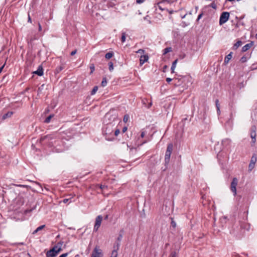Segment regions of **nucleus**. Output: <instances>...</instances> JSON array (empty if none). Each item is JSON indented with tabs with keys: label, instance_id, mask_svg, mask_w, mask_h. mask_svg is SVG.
I'll return each instance as SVG.
<instances>
[{
	"label": "nucleus",
	"instance_id": "nucleus-1",
	"mask_svg": "<svg viewBox=\"0 0 257 257\" xmlns=\"http://www.w3.org/2000/svg\"><path fill=\"white\" fill-rule=\"evenodd\" d=\"M173 149V146L172 144H169L168 145L167 150L165 153V163L166 166L169 163L170 156Z\"/></svg>",
	"mask_w": 257,
	"mask_h": 257
},
{
	"label": "nucleus",
	"instance_id": "nucleus-2",
	"mask_svg": "<svg viewBox=\"0 0 257 257\" xmlns=\"http://www.w3.org/2000/svg\"><path fill=\"white\" fill-rule=\"evenodd\" d=\"M229 13L227 12H223L220 17L219 19V24L222 25L225 23L229 19Z\"/></svg>",
	"mask_w": 257,
	"mask_h": 257
},
{
	"label": "nucleus",
	"instance_id": "nucleus-3",
	"mask_svg": "<svg viewBox=\"0 0 257 257\" xmlns=\"http://www.w3.org/2000/svg\"><path fill=\"white\" fill-rule=\"evenodd\" d=\"M102 250L100 248L99 246H96L92 251L91 257H102Z\"/></svg>",
	"mask_w": 257,
	"mask_h": 257
},
{
	"label": "nucleus",
	"instance_id": "nucleus-4",
	"mask_svg": "<svg viewBox=\"0 0 257 257\" xmlns=\"http://www.w3.org/2000/svg\"><path fill=\"white\" fill-rule=\"evenodd\" d=\"M102 220V216L101 215H98L95 219V222L93 230L97 231L100 227L101 222Z\"/></svg>",
	"mask_w": 257,
	"mask_h": 257
},
{
	"label": "nucleus",
	"instance_id": "nucleus-5",
	"mask_svg": "<svg viewBox=\"0 0 257 257\" xmlns=\"http://www.w3.org/2000/svg\"><path fill=\"white\" fill-rule=\"evenodd\" d=\"M238 183V180L236 178H234L232 180V181L231 183L230 189L231 191L233 193L234 196L236 194V186Z\"/></svg>",
	"mask_w": 257,
	"mask_h": 257
},
{
	"label": "nucleus",
	"instance_id": "nucleus-6",
	"mask_svg": "<svg viewBox=\"0 0 257 257\" xmlns=\"http://www.w3.org/2000/svg\"><path fill=\"white\" fill-rule=\"evenodd\" d=\"M113 132V125L111 124H108L106 127L104 129L103 132L106 135H112Z\"/></svg>",
	"mask_w": 257,
	"mask_h": 257
},
{
	"label": "nucleus",
	"instance_id": "nucleus-7",
	"mask_svg": "<svg viewBox=\"0 0 257 257\" xmlns=\"http://www.w3.org/2000/svg\"><path fill=\"white\" fill-rule=\"evenodd\" d=\"M256 160L257 159L255 155H253L251 157L250 163L248 166V169L249 171H251L252 169L254 168L255 164L256 162Z\"/></svg>",
	"mask_w": 257,
	"mask_h": 257
},
{
	"label": "nucleus",
	"instance_id": "nucleus-8",
	"mask_svg": "<svg viewBox=\"0 0 257 257\" xmlns=\"http://www.w3.org/2000/svg\"><path fill=\"white\" fill-rule=\"evenodd\" d=\"M119 243H117L116 245L114 246V249L112 250L111 252V255L110 257H117V250L119 248Z\"/></svg>",
	"mask_w": 257,
	"mask_h": 257
},
{
	"label": "nucleus",
	"instance_id": "nucleus-9",
	"mask_svg": "<svg viewBox=\"0 0 257 257\" xmlns=\"http://www.w3.org/2000/svg\"><path fill=\"white\" fill-rule=\"evenodd\" d=\"M57 254V252L52 248L46 252V257H55Z\"/></svg>",
	"mask_w": 257,
	"mask_h": 257
},
{
	"label": "nucleus",
	"instance_id": "nucleus-10",
	"mask_svg": "<svg viewBox=\"0 0 257 257\" xmlns=\"http://www.w3.org/2000/svg\"><path fill=\"white\" fill-rule=\"evenodd\" d=\"M255 137H256L255 127H252V131L250 132V137L252 139L251 142L253 144H254L255 142Z\"/></svg>",
	"mask_w": 257,
	"mask_h": 257
},
{
	"label": "nucleus",
	"instance_id": "nucleus-11",
	"mask_svg": "<svg viewBox=\"0 0 257 257\" xmlns=\"http://www.w3.org/2000/svg\"><path fill=\"white\" fill-rule=\"evenodd\" d=\"M62 243L59 242L57 245H55L52 249L57 252V253H59L62 250L61 248Z\"/></svg>",
	"mask_w": 257,
	"mask_h": 257
},
{
	"label": "nucleus",
	"instance_id": "nucleus-12",
	"mask_svg": "<svg viewBox=\"0 0 257 257\" xmlns=\"http://www.w3.org/2000/svg\"><path fill=\"white\" fill-rule=\"evenodd\" d=\"M231 144V140L229 139H224L221 142L222 145L224 147L229 146Z\"/></svg>",
	"mask_w": 257,
	"mask_h": 257
},
{
	"label": "nucleus",
	"instance_id": "nucleus-13",
	"mask_svg": "<svg viewBox=\"0 0 257 257\" xmlns=\"http://www.w3.org/2000/svg\"><path fill=\"white\" fill-rule=\"evenodd\" d=\"M149 57L147 55H142L140 59V64L143 65L148 60Z\"/></svg>",
	"mask_w": 257,
	"mask_h": 257
},
{
	"label": "nucleus",
	"instance_id": "nucleus-14",
	"mask_svg": "<svg viewBox=\"0 0 257 257\" xmlns=\"http://www.w3.org/2000/svg\"><path fill=\"white\" fill-rule=\"evenodd\" d=\"M34 74H37L38 76H42L43 75V69L41 66H39L37 71L34 72Z\"/></svg>",
	"mask_w": 257,
	"mask_h": 257
},
{
	"label": "nucleus",
	"instance_id": "nucleus-15",
	"mask_svg": "<svg viewBox=\"0 0 257 257\" xmlns=\"http://www.w3.org/2000/svg\"><path fill=\"white\" fill-rule=\"evenodd\" d=\"M65 67V64L63 62L61 63V65L59 66H58L56 69H55V73H59Z\"/></svg>",
	"mask_w": 257,
	"mask_h": 257
},
{
	"label": "nucleus",
	"instance_id": "nucleus-16",
	"mask_svg": "<svg viewBox=\"0 0 257 257\" xmlns=\"http://www.w3.org/2000/svg\"><path fill=\"white\" fill-rule=\"evenodd\" d=\"M231 58H232V53H230L225 57L224 63L226 64L228 63L229 61L231 59Z\"/></svg>",
	"mask_w": 257,
	"mask_h": 257
},
{
	"label": "nucleus",
	"instance_id": "nucleus-17",
	"mask_svg": "<svg viewBox=\"0 0 257 257\" xmlns=\"http://www.w3.org/2000/svg\"><path fill=\"white\" fill-rule=\"evenodd\" d=\"M252 44L251 43L247 44L245 45H244L242 48V51L245 52L247 50H248L251 46Z\"/></svg>",
	"mask_w": 257,
	"mask_h": 257
},
{
	"label": "nucleus",
	"instance_id": "nucleus-18",
	"mask_svg": "<svg viewBox=\"0 0 257 257\" xmlns=\"http://www.w3.org/2000/svg\"><path fill=\"white\" fill-rule=\"evenodd\" d=\"M45 225H42L39 226L38 228H37V229L36 230H35L33 231V234H35L37 233L38 231L42 230L45 227Z\"/></svg>",
	"mask_w": 257,
	"mask_h": 257
},
{
	"label": "nucleus",
	"instance_id": "nucleus-19",
	"mask_svg": "<svg viewBox=\"0 0 257 257\" xmlns=\"http://www.w3.org/2000/svg\"><path fill=\"white\" fill-rule=\"evenodd\" d=\"M215 103H216V107L217 108V113H218V114H219L220 113V104L219 103V100L217 99L215 101Z\"/></svg>",
	"mask_w": 257,
	"mask_h": 257
},
{
	"label": "nucleus",
	"instance_id": "nucleus-20",
	"mask_svg": "<svg viewBox=\"0 0 257 257\" xmlns=\"http://www.w3.org/2000/svg\"><path fill=\"white\" fill-rule=\"evenodd\" d=\"M177 61H178V60L176 59L172 63V66H171V70H172V72L173 73L174 72V70H175V69L176 68Z\"/></svg>",
	"mask_w": 257,
	"mask_h": 257
},
{
	"label": "nucleus",
	"instance_id": "nucleus-21",
	"mask_svg": "<svg viewBox=\"0 0 257 257\" xmlns=\"http://www.w3.org/2000/svg\"><path fill=\"white\" fill-rule=\"evenodd\" d=\"M13 115V112L12 111H10V112H8V113L5 114L3 116V119H6L7 118V117H11L12 115Z\"/></svg>",
	"mask_w": 257,
	"mask_h": 257
},
{
	"label": "nucleus",
	"instance_id": "nucleus-22",
	"mask_svg": "<svg viewBox=\"0 0 257 257\" xmlns=\"http://www.w3.org/2000/svg\"><path fill=\"white\" fill-rule=\"evenodd\" d=\"M113 52H108L105 54V57L107 59H109L113 56Z\"/></svg>",
	"mask_w": 257,
	"mask_h": 257
},
{
	"label": "nucleus",
	"instance_id": "nucleus-23",
	"mask_svg": "<svg viewBox=\"0 0 257 257\" xmlns=\"http://www.w3.org/2000/svg\"><path fill=\"white\" fill-rule=\"evenodd\" d=\"M126 38V34L124 32L122 33L121 37V41L122 43H124L125 41Z\"/></svg>",
	"mask_w": 257,
	"mask_h": 257
},
{
	"label": "nucleus",
	"instance_id": "nucleus-24",
	"mask_svg": "<svg viewBox=\"0 0 257 257\" xmlns=\"http://www.w3.org/2000/svg\"><path fill=\"white\" fill-rule=\"evenodd\" d=\"M53 117V115H50L49 116H48L46 119L45 120V122L46 123H49L50 122L51 118Z\"/></svg>",
	"mask_w": 257,
	"mask_h": 257
},
{
	"label": "nucleus",
	"instance_id": "nucleus-25",
	"mask_svg": "<svg viewBox=\"0 0 257 257\" xmlns=\"http://www.w3.org/2000/svg\"><path fill=\"white\" fill-rule=\"evenodd\" d=\"M107 84V80L106 78H103L101 82V86L104 87Z\"/></svg>",
	"mask_w": 257,
	"mask_h": 257
},
{
	"label": "nucleus",
	"instance_id": "nucleus-26",
	"mask_svg": "<svg viewBox=\"0 0 257 257\" xmlns=\"http://www.w3.org/2000/svg\"><path fill=\"white\" fill-rule=\"evenodd\" d=\"M108 66H109V70L110 71H112L113 70V63L111 62H109L108 63Z\"/></svg>",
	"mask_w": 257,
	"mask_h": 257
},
{
	"label": "nucleus",
	"instance_id": "nucleus-27",
	"mask_svg": "<svg viewBox=\"0 0 257 257\" xmlns=\"http://www.w3.org/2000/svg\"><path fill=\"white\" fill-rule=\"evenodd\" d=\"M97 90H98V87L97 86H94L93 87L92 90L91 91V95H94V94H95V93L96 92Z\"/></svg>",
	"mask_w": 257,
	"mask_h": 257
},
{
	"label": "nucleus",
	"instance_id": "nucleus-28",
	"mask_svg": "<svg viewBox=\"0 0 257 257\" xmlns=\"http://www.w3.org/2000/svg\"><path fill=\"white\" fill-rule=\"evenodd\" d=\"M171 51H172V48L171 47L167 48L165 49L164 50V54H166Z\"/></svg>",
	"mask_w": 257,
	"mask_h": 257
},
{
	"label": "nucleus",
	"instance_id": "nucleus-29",
	"mask_svg": "<svg viewBox=\"0 0 257 257\" xmlns=\"http://www.w3.org/2000/svg\"><path fill=\"white\" fill-rule=\"evenodd\" d=\"M129 119V115L128 114H125L123 116V120L124 122H126Z\"/></svg>",
	"mask_w": 257,
	"mask_h": 257
},
{
	"label": "nucleus",
	"instance_id": "nucleus-30",
	"mask_svg": "<svg viewBox=\"0 0 257 257\" xmlns=\"http://www.w3.org/2000/svg\"><path fill=\"white\" fill-rule=\"evenodd\" d=\"M177 79H175L174 80V84L177 86L180 85L181 84V83L179 82L180 80H178V81H177Z\"/></svg>",
	"mask_w": 257,
	"mask_h": 257
},
{
	"label": "nucleus",
	"instance_id": "nucleus-31",
	"mask_svg": "<svg viewBox=\"0 0 257 257\" xmlns=\"http://www.w3.org/2000/svg\"><path fill=\"white\" fill-rule=\"evenodd\" d=\"M119 133H120V131H119V129H115L114 130V136L115 137L117 136L118 135V134H119Z\"/></svg>",
	"mask_w": 257,
	"mask_h": 257
},
{
	"label": "nucleus",
	"instance_id": "nucleus-32",
	"mask_svg": "<svg viewBox=\"0 0 257 257\" xmlns=\"http://www.w3.org/2000/svg\"><path fill=\"white\" fill-rule=\"evenodd\" d=\"M241 45V42L238 41L234 45V47L235 48H238L239 46H240Z\"/></svg>",
	"mask_w": 257,
	"mask_h": 257
},
{
	"label": "nucleus",
	"instance_id": "nucleus-33",
	"mask_svg": "<svg viewBox=\"0 0 257 257\" xmlns=\"http://www.w3.org/2000/svg\"><path fill=\"white\" fill-rule=\"evenodd\" d=\"M203 15V13L201 12V13L199 15V16H198V18H197V19L196 20L197 22L199 21V20L202 17Z\"/></svg>",
	"mask_w": 257,
	"mask_h": 257
},
{
	"label": "nucleus",
	"instance_id": "nucleus-34",
	"mask_svg": "<svg viewBox=\"0 0 257 257\" xmlns=\"http://www.w3.org/2000/svg\"><path fill=\"white\" fill-rule=\"evenodd\" d=\"M99 187L101 189L104 190L105 188H107V186L104 185H100Z\"/></svg>",
	"mask_w": 257,
	"mask_h": 257
},
{
	"label": "nucleus",
	"instance_id": "nucleus-35",
	"mask_svg": "<svg viewBox=\"0 0 257 257\" xmlns=\"http://www.w3.org/2000/svg\"><path fill=\"white\" fill-rule=\"evenodd\" d=\"M171 225L174 228H175L176 226V222L174 221H173V220H172V221H171Z\"/></svg>",
	"mask_w": 257,
	"mask_h": 257
},
{
	"label": "nucleus",
	"instance_id": "nucleus-36",
	"mask_svg": "<svg viewBox=\"0 0 257 257\" xmlns=\"http://www.w3.org/2000/svg\"><path fill=\"white\" fill-rule=\"evenodd\" d=\"M145 1V0H136V3L137 4H140L144 3Z\"/></svg>",
	"mask_w": 257,
	"mask_h": 257
},
{
	"label": "nucleus",
	"instance_id": "nucleus-37",
	"mask_svg": "<svg viewBox=\"0 0 257 257\" xmlns=\"http://www.w3.org/2000/svg\"><path fill=\"white\" fill-rule=\"evenodd\" d=\"M77 53V50H74V51H72L71 53V55L73 56Z\"/></svg>",
	"mask_w": 257,
	"mask_h": 257
},
{
	"label": "nucleus",
	"instance_id": "nucleus-38",
	"mask_svg": "<svg viewBox=\"0 0 257 257\" xmlns=\"http://www.w3.org/2000/svg\"><path fill=\"white\" fill-rule=\"evenodd\" d=\"M68 253H65L61 254L59 257H66L68 255Z\"/></svg>",
	"mask_w": 257,
	"mask_h": 257
},
{
	"label": "nucleus",
	"instance_id": "nucleus-39",
	"mask_svg": "<svg viewBox=\"0 0 257 257\" xmlns=\"http://www.w3.org/2000/svg\"><path fill=\"white\" fill-rule=\"evenodd\" d=\"M144 52V50L143 49H139L137 53H143Z\"/></svg>",
	"mask_w": 257,
	"mask_h": 257
},
{
	"label": "nucleus",
	"instance_id": "nucleus-40",
	"mask_svg": "<svg viewBox=\"0 0 257 257\" xmlns=\"http://www.w3.org/2000/svg\"><path fill=\"white\" fill-rule=\"evenodd\" d=\"M70 200V199H64L63 200V202L66 203H67Z\"/></svg>",
	"mask_w": 257,
	"mask_h": 257
},
{
	"label": "nucleus",
	"instance_id": "nucleus-41",
	"mask_svg": "<svg viewBox=\"0 0 257 257\" xmlns=\"http://www.w3.org/2000/svg\"><path fill=\"white\" fill-rule=\"evenodd\" d=\"M145 135V133L144 132H142L141 133V136L142 138H143Z\"/></svg>",
	"mask_w": 257,
	"mask_h": 257
},
{
	"label": "nucleus",
	"instance_id": "nucleus-42",
	"mask_svg": "<svg viewBox=\"0 0 257 257\" xmlns=\"http://www.w3.org/2000/svg\"><path fill=\"white\" fill-rule=\"evenodd\" d=\"M172 79L171 78H167L166 79V81H167L168 82H171V81H172Z\"/></svg>",
	"mask_w": 257,
	"mask_h": 257
},
{
	"label": "nucleus",
	"instance_id": "nucleus-43",
	"mask_svg": "<svg viewBox=\"0 0 257 257\" xmlns=\"http://www.w3.org/2000/svg\"><path fill=\"white\" fill-rule=\"evenodd\" d=\"M127 130V127H124L122 129V132L123 133H124L125 132V131Z\"/></svg>",
	"mask_w": 257,
	"mask_h": 257
},
{
	"label": "nucleus",
	"instance_id": "nucleus-44",
	"mask_svg": "<svg viewBox=\"0 0 257 257\" xmlns=\"http://www.w3.org/2000/svg\"><path fill=\"white\" fill-rule=\"evenodd\" d=\"M42 30V27L40 23H39V31H40Z\"/></svg>",
	"mask_w": 257,
	"mask_h": 257
},
{
	"label": "nucleus",
	"instance_id": "nucleus-45",
	"mask_svg": "<svg viewBox=\"0 0 257 257\" xmlns=\"http://www.w3.org/2000/svg\"><path fill=\"white\" fill-rule=\"evenodd\" d=\"M157 5V6H158L159 9L161 10V7L160 6V2H158Z\"/></svg>",
	"mask_w": 257,
	"mask_h": 257
},
{
	"label": "nucleus",
	"instance_id": "nucleus-46",
	"mask_svg": "<svg viewBox=\"0 0 257 257\" xmlns=\"http://www.w3.org/2000/svg\"><path fill=\"white\" fill-rule=\"evenodd\" d=\"M91 69V73L93 72V71L94 70V66H92V67H90Z\"/></svg>",
	"mask_w": 257,
	"mask_h": 257
},
{
	"label": "nucleus",
	"instance_id": "nucleus-47",
	"mask_svg": "<svg viewBox=\"0 0 257 257\" xmlns=\"http://www.w3.org/2000/svg\"><path fill=\"white\" fill-rule=\"evenodd\" d=\"M28 22L31 23V19L30 16H29V17H28Z\"/></svg>",
	"mask_w": 257,
	"mask_h": 257
},
{
	"label": "nucleus",
	"instance_id": "nucleus-48",
	"mask_svg": "<svg viewBox=\"0 0 257 257\" xmlns=\"http://www.w3.org/2000/svg\"><path fill=\"white\" fill-rule=\"evenodd\" d=\"M121 238H122V236L121 235H120L117 239H118V240H121Z\"/></svg>",
	"mask_w": 257,
	"mask_h": 257
},
{
	"label": "nucleus",
	"instance_id": "nucleus-49",
	"mask_svg": "<svg viewBox=\"0 0 257 257\" xmlns=\"http://www.w3.org/2000/svg\"><path fill=\"white\" fill-rule=\"evenodd\" d=\"M4 66H3L2 67H1L0 68V73H1V72L2 71V70H3V68H4Z\"/></svg>",
	"mask_w": 257,
	"mask_h": 257
},
{
	"label": "nucleus",
	"instance_id": "nucleus-50",
	"mask_svg": "<svg viewBox=\"0 0 257 257\" xmlns=\"http://www.w3.org/2000/svg\"><path fill=\"white\" fill-rule=\"evenodd\" d=\"M152 105V102H150L149 104V105L147 106L148 108H150L151 106Z\"/></svg>",
	"mask_w": 257,
	"mask_h": 257
},
{
	"label": "nucleus",
	"instance_id": "nucleus-51",
	"mask_svg": "<svg viewBox=\"0 0 257 257\" xmlns=\"http://www.w3.org/2000/svg\"><path fill=\"white\" fill-rule=\"evenodd\" d=\"M176 255H175V253H172L171 254V257H175Z\"/></svg>",
	"mask_w": 257,
	"mask_h": 257
},
{
	"label": "nucleus",
	"instance_id": "nucleus-52",
	"mask_svg": "<svg viewBox=\"0 0 257 257\" xmlns=\"http://www.w3.org/2000/svg\"><path fill=\"white\" fill-rule=\"evenodd\" d=\"M108 115H109V114H108V113H107V114H106L105 115V118H107V117L108 116Z\"/></svg>",
	"mask_w": 257,
	"mask_h": 257
},
{
	"label": "nucleus",
	"instance_id": "nucleus-53",
	"mask_svg": "<svg viewBox=\"0 0 257 257\" xmlns=\"http://www.w3.org/2000/svg\"><path fill=\"white\" fill-rule=\"evenodd\" d=\"M198 7H195V9H196V11L198 10Z\"/></svg>",
	"mask_w": 257,
	"mask_h": 257
},
{
	"label": "nucleus",
	"instance_id": "nucleus-54",
	"mask_svg": "<svg viewBox=\"0 0 257 257\" xmlns=\"http://www.w3.org/2000/svg\"><path fill=\"white\" fill-rule=\"evenodd\" d=\"M107 218H108V215H106L105 219H107Z\"/></svg>",
	"mask_w": 257,
	"mask_h": 257
},
{
	"label": "nucleus",
	"instance_id": "nucleus-55",
	"mask_svg": "<svg viewBox=\"0 0 257 257\" xmlns=\"http://www.w3.org/2000/svg\"><path fill=\"white\" fill-rule=\"evenodd\" d=\"M255 38L256 39H257V34H255Z\"/></svg>",
	"mask_w": 257,
	"mask_h": 257
},
{
	"label": "nucleus",
	"instance_id": "nucleus-56",
	"mask_svg": "<svg viewBox=\"0 0 257 257\" xmlns=\"http://www.w3.org/2000/svg\"><path fill=\"white\" fill-rule=\"evenodd\" d=\"M46 137H47V136H45V137H44V138H42V139H43H43H45V138H46Z\"/></svg>",
	"mask_w": 257,
	"mask_h": 257
},
{
	"label": "nucleus",
	"instance_id": "nucleus-57",
	"mask_svg": "<svg viewBox=\"0 0 257 257\" xmlns=\"http://www.w3.org/2000/svg\"><path fill=\"white\" fill-rule=\"evenodd\" d=\"M143 103H144V104H145V100H143Z\"/></svg>",
	"mask_w": 257,
	"mask_h": 257
},
{
	"label": "nucleus",
	"instance_id": "nucleus-58",
	"mask_svg": "<svg viewBox=\"0 0 257 257\" xmlns=\"http://www.w3.org/2000/svg\"><path fill=\"white\" fill-rule=\"evenodd\" d=\"M167 168V167L166 166V168H165L164 170H165V169H166V168Z\"/></svg>",
	"mask_w": 257,
	"mask_h": 257
}]
</instances>
